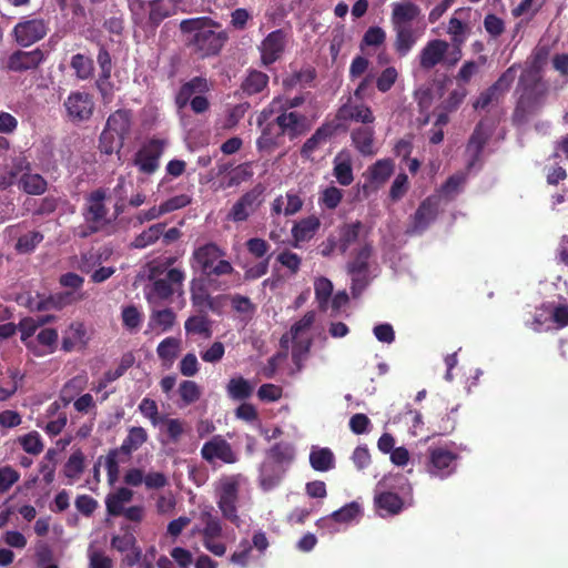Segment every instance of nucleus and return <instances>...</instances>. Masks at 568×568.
<instances>
[{
	"label": "nucleus",
	"mask_w": 568,
	"mask_h": 568,
	"mask_svg": "<svg viewBox=\"0 0 568 568\" xmlns=\"http://www.w3.org/2000/svg\"><path fill=\"white\" fill-rule=\"evenodd\" d=\"M398 78V72L394 67H388L382 71L376 79V88L385 93L392 89Z\"/></svg>",
	"instance_id": "nucleus-61"
},
{
	"label": "nucleus",
	"mask_w": 568,
	"mask_h": 568,
	"mask_svg": "<svg viewBox=\"0 0 568 568\" xmlns=\"http://www.w3.org/2000/svg\"><path fill=\"white\" fill-rule=\"evenodd\" d=\"M211 288L222 290V282L205 276L194 277L190 283L191 303L200 313L205 312V305L211 298Z\"/></svg>",
	"instance_id": "nucleus-10"
},
{
	"label": "nucleus",
	"mask_w": 568,
	"mask_h": 568,
	"mask_svg": "<svg viewBox=\"0 0 568 568\" xmlns=\"http://www.w3.org/2000/svg\"><path fill=\"white\" fill-rule=\"evenodd\" d=\"M173 257H169L159 265L161 273H165L164 278H159L153 283V293L160 298H166L173 293L172 285L178 283V268L172 267Z\"/></svg>",
	"instance_id": "nucleus-25"
},
{
	"label": "nucleus",
	"mask_w": 568,
	"mask_h": 568,
	"mask_svg": "<svg viewBox=\"0 0 568 568\" xmlns=\"http://www.w3.org/2000/svg\"><path fill=\"white\" fill-rule=\"evenodd\" d=\"M484 28L493 38H498L505 31V22L496 14L488 13L484 19Z\"/></svg>",
	"instance_id": "nucleus-64"
},
{
	"label": "nucleus",
	"mask_w": 568,
	"mask_h": 568,
	"mask_svg": "<svg viewBox=\"0 0 568 568\" xmlns=\"http://www.w3.org/2000/svg\"><path fill=\"white\" fill-rule=\"evenodd\" d=\"M449 43L442 39L428 41L419 53V65L423 70H432L440 63L447 51Z\"/></svg>",
	"instance_id": "nucleus-18"
},
{
	"label": "nucleus",
	"mask_w": 568,
	"mask_h": 568,
	"mask_svg": "<svg viewBox=\"0 0 568 568\" xmlns=\"http://www.w3.org/2000/svg\"><path fill=\"white\" fill-rule=\"evenodd\" d=\"M266 122L265 126L262 129V133L256 141V145L258 150H273L274 148L280 145V140L285 136L282 133L281 128L276 123V118L272 121L262 120V123Z\"/></svg>",
	"instance_id": "nucleus-30"
},
{
	"label": "nucleus",
	"mask_w": 568,
	"mask_h": 568,
	"mask_svg": "<svg viewBox=\"0 0 568 568\" xmlns=\"http://www.w3.org/2000/svg\"><path fill=\"white\" fill-rule=\"evenodd\" d=\"M139 409L143 416L151 419L154 426H161L165 428L168 436L172 439L178 437V420L168 419L158 415V406L153 399L144 398L139 405Z\"/></svg>",
	"instance_id": "nucleus-23"
},
{
	"label": "nucleus",
	"mask_w": 568,
	"mask_h": 568,
	"mask_svg": "<svg viewBox=\"0 0 568 568\" xmlns=\"http://www.w3.org/2000/svg\"><path fill=\"white\" fill-rule=\"evenodd\" d=\"M180 31L185 37V43L203 57L219 54L229 39L227 33L221 30V24L210 17L182 20Z\"/></svg>",
	"instance_id": "nucleus-1"
},
{
	"label": "nucleus",
	"mask_w": 568,
	"mask_h": 568,
	"mask_svg": "<svg viewBox=\"0 0 568 568\" xmlns=\"http://www.w3.org/2000/svg\"><path fill=\"white\" fill-rule=\"evenodd\" d=\"M105 196L102 189H98L88 195L83 210V217L88 223L102 226L108 214V207L104 205Z\"/></svg>",
	"instance_id": "nucleus-20"
},
{
	"label": "nucleus",
	"mask_w": 568,
	"mask_h": 568,
	"mask_svg": "<svg viewBox=\"0 0 568 568\" xmlns=\"http://www.w3.org/2000/svg\"><path fill=\"white\" fill-rule=\"evenodd\" d=\"M148 439V434L143 427H132L126 438L123 440L120 450L124 454H131L139 449Z\"/></svg>",
	"instance_id": "nucleus-46"
},
{
	"label": "nucleus",
	"mask_w": 568,
	"mask_h": 568,
	"mask_svg": "<svg viewBox=\"0 0 568 568\" xmlns=\"http://www.w3.org/2000/svg\"><path fill=\"white\" fill-rule=\"evenodd\" d=\"M217 505L223 517L232 524L240 526L241 519L237 515L239 483L235 478L229 477L220 481L217 487Z\"/></svg>",
	"instance_id": "nucleus-5"
},
{
	"label": "nucleus",
	"mask_w": 568,
	"mask_h": 568,
	"mask_svg": "<svg viewBox=\"0 0 568 568\" xmlns=\"http://www.w3.org/2000/svg\"><path fill=\"white\" fill-rule=\"evenodd\" d=\"M165 143L162 140H151L144 144L135 155L134 163L140 171L153 173L159 166V159L164 151Z\"/></svg>",
	"instance_id": "nucleus-13"
},
{
	"label": "nucleus",
	"mask_w": 568,
	"mask_h": 568,
	"mask_svg": "<svg viewBox=\"0 0 568 568\" xmlns=\"http://www.w3.org/2000/svg\"><path fill=\"white\" fill-rule=\"evenodd\" d=\"M63 106L72 123H81L91 119L95 103L90 93L74 91L64 100Z\"/></svg>",
	"instance_id": "nucleus-7"
},
{
	"label": "nucleus",
	"mask_w": 568,
	"mask_h": 568,
	"mask_svg": "<svg viewBox=\"0 0 568 568\" xmlns=\"http://www.w3.org/2000/svg\"><path fill=\"white\" fill-rule=\"evenodd\" d=\"M226 252L215 243L201 245L193 252L194 268L202 272V276L216 278L231 275L234 272L232 264L225 260Z\"/></svg>",
	"instance_id": "nucleus-4"
},
{
	"label": "nucleus",
	"mask_w": 568,
	"mask_h": 568,
	"mask_svg": "<svg viewBox=\"0 0 568 568\" xmlns=\"http://www.w3.org/2000/svg\"><path fill=\"white\" fill-rule=\"evenodd\" d=\"M270 78L266 73L250 69L241 83V90L246 95H253L267 89Z\"/></svg>",
	"instance_id": "nucleus-31"
},
{
	"label": "nucleus",
	"mask_w": 568,
	"mask_h": 568,
	"mask_svg": "<svg viewBox=\"0 0 568 568\" xmlns=\"http://www.w3.org/2000/svg\"><path fill=\"white\" fill-rule=\"evenodd\" d=\"M334 176L337 182L343 186H348L354 181L352 162L349 159L334 162Z\"/></svg>",
	"instance_id": "nucleus-51"
},
{
	"label": "nucleus",
	"mask_w": 568,
	"mask_h": 568,
	"mask_svg": "<svg viewBox=\"0 0 568 568\" xmlns=\"http://www.w3.org/2000/svg\"><path fill=\"white\" fill-rule=\"evenodd\" d=\"M111 251L104 248L102 252L89 251L81 255L79 270L83 273H92L95 267L100 266L104 260L109 257Z\"/></svg>",
	"instance_id": "nucleus-44"
},
{
	"label": "nucleus",
	"mask_w": 568,
	"mask_h": 568,
	"mask_svg": "<svg viewBox=\"0 0 568 568\" xmlns=\"http://www.w3.org/2000/svg\"><path fill=\"white\" fill-rule=\"evenodd\" d=\"M343 199V191L336 186L326 187L320 197V202L328 210H335Z\"/></svg>",
	"instance_id": "nucleus-60"
},
{
	"label": "nucleus",
	"mask_w": 568,
	"mask_h": 568,
	"mask_svg": "<svg viewBox=\"0 0 568 568\" xmlns=\"http://www.w3.org/2000/svg\"><path fill=\"white\" fill-rule=\"evenodd\" d=\"M20 444L24 452L32 455H39L43 450V444L37 432H31L20 439Z\"/></svg>",
	"instance_id": "nucleus-62"
},
{
	"label": "nucleus",
	"mask_w": 568,
	"mask_h": 568,
	"mask_svg": "<svg viewBox=\"0 0 568 568\" xmlns=\"http://www.w3.org/2000/svg\"><path fill=\"white\" fill-rule=\"evenodd\" d=\"M517 75L516 64L509 67L500 77L491 84V88L503 97L511 87Z\"/></svg>",
	"instance_id": "nucleus-56"
},
{
	"label": "nucleus",
	"mask_w": 568,
	"mask_h": 568,
	"mask_svg": "<svg viewBox=\"0 0 568 568\" xmlns=\"http://www.w3.org/2000/svg\"><path fill=\"white\" fill-rule=\"evenodd\" d=\"M165 230V224L159 223L150 226L148 230L143 231L139 234L132 245L135 248H144L151 244H153L160 236L163 234Z\"/></svg>",
	"instance_id": "nucleus-48"
},
{
	"label": "nucleus",
	"mask_w": 568,
	"mask_h": 568,
	"mask_svg": "<svg viewBox=\"0 0 568 568\" xmlns=\"http://www.w3.org/2000/svg\"><path fill=\"white\" fill-rule=\"evenodd\" d=\"M202 395L201 387L193 381H183L180 383V400L185 405L193 404Z\"/></svg>",
	"instance_id": "nucleus-53"
},
{
	"label": "nucleus",
	"mask_w": 568,
	"mask_h": 568,
	"mask_svg": "<svg viewBox=\"0 0 568 568\" xmlns=\"http://www.w3.org/2000/svg\"><path fill=\"white\" fill-rule=\"evenodd\" d=\"M374 506L381 517H392L402 513L405 503L395 493L382 491L375 494Z\"/></svg>",
	"instance_id": "nucleus-24"
},
{
	"label": "nucleus",
	"mask_w": 568,
	"mask_h": 568,
	"mask_svg": "<svg viewBox=\"0 0 568 568\" xmlns=\"http://www.w3.org/2000/svg\"><path fill=\"white\" fill-rule=\"evenodd\" d=\"M158 355L162 361V366L166 369L171 368L178 356V338L168 337L158 346Z\"/></svg>",
	"instance_id": "nucleus-43"
},
{
	"label": "nucleus",
	"mask_w": 568,
	"mask_h": 568,
	"mask_svg": "<svg viewBox=\"0 0 568 568\" xmlns=\"http://www.w3.org/2000/svg\"><path fill=\"white\" fill-rule=\"evenodd\" d=\"M315 298L322 311L327 310L328 301L333 293V284L326 277H318L314 283Z\"/></svg>",
	"instance_id": "nucleus-50"
},
{
	"label": "nucleus",
	"mask_w": 568,
	"mask_h": 568,
	"mask_svg": "<svg viewBox=\"0 0 568 568\" xmlns=\"http://www.w3.org/2000/svg\"><path fill=\"white\" fill-rule=\"evenodd\" d=\"M84 469V456L80 450L74 452L64 465V475L68 478L77 479Z\"/></svg>",
	"instance_id": "nucleus-54"
},
{
	"label": "nucleus",
	"mask_w": 568,
	"mask_h": 568,
	"mask_svg": "<svg viewBox=\"0 0 568 568\" xmlns=\"http://www.w3.org/2000/svg\"><path fill=\"white\" fill-rule=\"evenodd\" d=\"M390 21L393 26H413L412 22L420 16V8L410 1L392 4Z\"/></svg>",
	"instance_id": "nucleus-28"
},
{
	"label": "nucleus",
	"mask_w": 568,
	"mask_h": 568,
	"mask_svg": "<svg viewBox=\"0 0 568 568\" xmlns=\"http://www.w3.org/2000/svg\"><path fill=\"white\" fill-rule=\"evenodd\" d=\"M131 114L128 110H116L113 112L106 121V128L104 130L110 131L122 141L130 131Z\"/></svg>",
	"instance_id": "nucleus-32"
},
{
	"label": "nucleus",
	"mask_w": 568,
	"mask_h": 568,
	"mask_svg": "<svg viewBox=\"0 0 568 568\" xmlns=\"http://www.w3.org/2000/svg\"><path fill=\"white\" fill-rule=\"evenodd\" d=\"M520 94L514 109L511 121L515 125L526 124L545 104L548 88L537 72H530L519 79Z\"/></svg>",
	"instance_id": "nucleus-2"
},
{
	"label": "nucleus",
	"mask_w": 568,
	"mask_h": 568,
	"mask_svg": "<svg viewBox=\"0 0 568 568\" xmlns=\"http://www.w3.org/2000/svg\"><path fill=\"white\" fill-rule=\"evenodd\" d=\"M185 329V341L186 344L197 343L201 341H207L212 337V321L209 318L207 314L200 313L190 316L184 322Z\"/></svg>",
	"instance_id": "nucleus-12"
},
{
	"label": "nucleus",
	"mask_w": 568,
	"mask_h": 568,
	"mask_svg": "<svg viewBox=\"0 0 568 568\" xmlns=\"http://www.w3.org/2000/svg\"><path fill=\"white\" fill-rule=\"evenodd\" d=\"M71 303V293H58L51 295L44 300H41L38 305V311H49V310H61L68 304Z\"/></svg>",
	"instance_id": "nucleus-52"
},
{
	"label": "nucleus",
	"mask_w": 568,
	"mask_h": 568,
	"mask_svg": "<svg viewBox=\"0 0 568 568\" xmlns=\"http://www.w3.org/2000/svg\"><path fill=\"white\" fill-rule=\"evenodd\" d=\"M287 40L288 33L284 29L270 32L258 47L262 65L268 67L280 60L285 52Z\"/></svg>",
	"instance_id": "nucleus-8"
},
{
	"label": "nucleus",
	"mask_w": 568,
	"mask_h": 568,
	"mask_svg": "<svg viewBox=\"0 0 568 568\" xmlns=\"http://www.w3.org/2000/svg\"><path fill=\"white\" fill-rule=\"evenodd\" d=\"M458 455L443 447L428 448L426 471L440 479L447 478L456 470Z\"/></svg>",
	"instance_id": "nucleus-6"
},
{
	"label": "nucleus",
	"mask_w": 568,
	"mask_h": 568,
	"mask_svg": "<svg viewBox=\"0 0 568 568\" xmlns=\"http://www.w3.org/2000/svg\"><path fill=\"white\" fill-rule=\"evenodd\" d=\"M43 240L42 233L38 231H31L18 239V242L16 244V248L20 253H30L32 252L38 244H40Z\"/></svg>",
	"instance_id": "nucleus-57"
},
{
	"label": "nucleus",
	"mask_w": 568,
	"mask_h": 568,
	"mask_svg": "<svg viewBox=\"0 0 568 568\" xmlns=\"http://www.w3.org/2000/svg\"><path fill=\"white\" fill-rule=\"evenodd\" d=\"M261 191L253 189L244 193L232 206L227 219L233 222H244L260 205Z\"/></svg>",
	"instance_id": "nucleus-19"
},
{
	"label": "nucleus",
	"mask_w": 568,
	"mask_h": 568,
	"mask_svg": "<svg viewBox=\"0 0 568 568\" xmlns=\"http://www.w3.org/2000/svg\"><path fill=\"white\" fill-rule=\"evenodd\" d=\"M123 145V141L110 133V131L103 130L100 135L99 149L104 154H112L113 152H119Z\"/></svg>",
	"instance_id": "nucleus-58"
},
{
	"label": "nucleus",
	"mask_w": 568,
	"mask_h": 568,
	"mask_svg": "<svg viewBox=\"0 0 568 568\" xmlns=\"http://www.w3.org/2000/svg\"><path fill=\"white\" fill-rule=\"evenodd\" d=\"M489 138L490 132L484 128L481 122H479L475 126L466 146V152L470 155V159L467 163L468 170L473 169L480 161L483 151Z\"/></svg>",
	"instance_id": "nucleus-22"
},
{
	"label": "nucleus",
	"mask_w": 568,
	"mask_h": 568,
	"mask_svg": "<svg viewBox=\"0 0 568 568\" xmlns=\"http://www.w3.org/2000/svg\"><path fill=\"white\" fill-rule=\"evenodd\" d=\"M230 305L240 321L245 324L253 318L256 312V305L251 298L241 294L230 295Z\"/></svg>",
	"instance_id": "nucleus-37"
},
{
	"label": "nucleus",
	"mask_w": 568,
	"mask_h": 568,
	"mask_svg": "<svg viewBox=\"0 0 568 568\" xmlns=\"http://www.w3.org/2000/svg\"><path fill=\"white\" fill-rule=\"evenodd\" d=\"M310 464L314 470L325 473L335 467V457L329 448H313L310 453Z\"/></svg>",
	"instance_id": "nucleus-39"
},
{
	"label": "nucleus",
	"mask_w": 568,
	"mask_h": 568,
	"mask_svg": "<svg viewBox=\"0 0 568 568\" xmlns=\"http://www.w3.org/2000/svg\"><path fill=\"white\" fill-rule=\"evenodd\" d=\"M316 78V71L313 67H306L298 71H294L283 79L285 90H292L296 87H306Z\"/></svg>",
	"instance_id": "nucleus-42"
},
{
	"label": "nucleus",
	"mask_w": 568,
	"mask_h": 568,
	"mask_svg": "<svg viewBox=\"0 0 568 568\" xmlns=\"http://www.w3.org/2000/svg\"><path fill=\"white\" fill-rule=\"evenodd\" d=\"M374 138L375 130L369 124L358 126L351 132L352 143L363 156H372L376 153Z\"/></svg>",
	"instance_id": "nucleus-27"
},
{
	"label": "nucleus",
	"mask_w": 568,
	"mask_h": 568,
	"mask_svg": "<svg viewBox=\"0 0 568 568\" xmlns=\"http://www.w3.org/2000/svg\"><path fill=\"white\" fill-rule=\"evenodd\" d=\"M210 85L204 77H194L180 87V109L184 108L192 97L207 93Z\"/></svg>",
	"instance_id": "nucleus-35"
},
{
	"label": "nucleus",
	"mask_w": 568,
	"mask_h": 568,
	"mask_svg": "<svg viewBox=\"0 0 568 568\" xmlns=\"http://www.w3.org/2000/svg\"><path fill=\"white\" fill-rule=\"evenodd\" d=\"M320 225L321 222L316 216H308L297 222L292 229V235L296 242L294 246L297 247L298 242L311 240L320 229Z\"/></svg>",
	"instance_id": "nucleus-38"
},
{
	"label": "nucleus",
	"mask_w": 568,
	"mask_h": 568,
	"mask_svg": "<svg viewBox=\"0 0 568 568\" xmlns=\"http://www.w3.org/2000/svg\"><path fill=\"white\" fill-rule=\"evenodd\" d=\"M336 120L344 122L354 121L368 125L375 121V116L369 106L364 103H355L352 101V98H348L347 102L338 108Z\"/></svg>",
	"instance_id": "nucleus-16"
},
{
	"label": "nucleus",
	"mask_w": 568,
	"mask_h": 568,
	"mask_svg": "<svg viewBox=\"0 0 568 568\" xmlns=\"http://www.w3.org/2000/svg\"><path fill=\"white\" fill-rule=\"evenodd\" d=\"M24 173L18 179V186L21 191L29 195H41L47 191L48 182L42 175L31 171Z\"/></svg>",
	"instance_id": "nucleus-36"
},
{
	"label": "nucleus",
	"mask_w": 568,
	"mask_h": 568,
	"mask_svg": "<svg viewBox=\"0 0 568 568\" xmlns=\"http://www.w3.org/2000/svg\"><path fill=\"white\" fill-rule=\"evenodd\" d=\"M268 455L275 463H288L294 458V448L288 443H275L271 447Z\"/></svg>",
	"instance_id": "nucleus-55"
},
{
	"label": "nucleus",
	"mask_w": 568,
	"mask_h": 568,
	"mask_svg": "<svg viewBox=\"0 0 568 568\" xmlns=\"http://www.w3.org/2000/svg\"><path fill=\"white\" fill-rule=\"evenodd\" d=\"M439 207V199L437 196H428L420 202L413 216L412 232L423 233L437 217Z\"/></svg>",
	"instance_id": "nucleus-15"
},
{
	"label": "nucleus",
	"mask_w": 568,
	"mask_h": 568,
	"mask_svg": "<svg viewBox=\"0 0 568 568\" xmlns=\"http://www.w3.org/2000/svg\"><path fill=\"white\" fill-rule=\"evenodd\" d=\"M304 102V95H296L294 98H275L270 105L260 113L257 124L262 125V120L266 121L270 119L274 113V110L293 111V109L301 106Z\"/></svg>",
	"instance_id": "nucleus-33"
},
{
	"label": "nucleus",
	"mask_w": 568,
	"mask_h": 568,
	"mask_svg": "<svg viewBox=\"0 0 568 568\" xmlns=\"http://www.w3.org/2000/svg\"><path fill=\"white\" fill-rule=\"evenodd\" d=\"M75 75L80 80L91 79L94 72L93 60L84 54H74L70 62Z\"/></svg>",
	"instance_id": "nucleus-45"
},
{
	"label": "nucleus",
	"mask_w": 568,
	"mask_h": 568,
	"mask_svg": "<svg viewBox=\"0 0 568 568\" xmlns=\"http://www.w3.org/2000/svg\"><path fill=\"white\" fill-rule=\"evenodd\" d=\"M479 72V63L469 60L465 61L463 65L460 67L458 73L456 74V81L459 84H467L470 82L474 75H476Z\"/></svg>",
	"instance_id": "nucleus-63"
},
{
	"label": "nucleus",
	"mask_w": 568,
	"mask_h": 568,
	"mask_svg": "<svg viewBox=\"0 0 568 568\" xmlns=\"http://www.w3.org/2000/svg\"><path fill=\"white\" fill-rule=\"evenodd\" d=\"M466 95L467 90L465 88L459 87L448 94V97L439 105V109L446 112H454L462 105Z\"/></svg>",
	"instance_id": "nucleus-59"
},
{
	"label": "nucleus",
	"mask_w": 568,
	"mask_h": 568,
	"mask_svg": "<svg viewBox=\"0 0 568 568\" xmlns=\"http://www.w3.org/2000/svg\"><path fill=\"white\" fill-rule=\"evenodd\" d=\"M374 256V246L369 241L354 248L345 264L347 275L351 277V293L354 298L362 295L371 283V260Z\"/></svg>",
	"instance_id": "nucleus-3"
},
{
	"label": "nucleus",
	"mask_w": 568,
	"mask_h": 568,
	"mask_svg": "<svg viewBox=\"0 0 568 568\" xmlns=\"http://www.w3.org/2000/svg\"><path fill=\"white\" fill-rule=\"evenodd\" d=\"M43 60L44 53L40 49L17 50L8 58L7 68L13 72H24L38 68Z\"/></svg>",
	"instance_id": "nucleus-17"
},
{
	"label": "nucleus",
	"mask_w": 568,
	"mask_h": 568,
	"mask_svg": "<svg viewBox=\"0 0 568 568\" xmlns=\"http://www.w3.org/2000/svg\"><path fill=\"white\" fill-rule=\"evenodd\" d=\"M276 123L291 141L305 134L310 130L308 119L305 114L296 111L274 110Z\"/></svg>",
	"instance_id": "nucleus-9"
},
{
	"label": "nucleus",
	"mask_w": 568,
	"mask_h": 568,
	"mask_svg": "<svg viewBox=\"0 0 568 568\" xmlns=\"http://www.w3.org/2000/svg\"><path fill=\"white\" fill-rule=\"evenodd\" d=\"M133 498V491L128 488H119L115 493L108 495L105 506L108 514L111 516H120L123 513L124 505Z\"/></svg>",
	"instance_id": "nucleus-40"
},
{
	"label": "nucleus",
	"mask_w": 568,
	"mask_h": 568,
	"mask_svg": "<svg viewBox=\"0 0 568 568\" xmlns=\"http://www.w3.org/2000/svg\"><path fill=\"white\" fill-rule=\"evenodd\" d=\"M201 455L203 459L209 463L221 460L225 464H233L237 460L231 444L221 435H215L209 442L204 443L201 448Z\"/></svg>",
	"instance_id": "nucleus-11"
},
{
	"label": "nucleus",
	"mask_w": 568,
	"mask_h": 568,
	"mask_svg": "<svg viewBox=\"0 0 568 568\" xmlns=\"http://www.w3.org/2000/svg\"><path fill=\"white\" fill-rule=\"evenodd\" d=\"M369 171L373 182L385 183L394 172V162L390 159L378 160L371 166Z\"/></svg>",
	"instance_id": "nucleus-49"
},
{
	"label": "nucleus",
	"mask_w": 568,
	"mask_h": 568,
	"mask_svg": "<svg viewBox=\"0 0 568 568\" xmlns=\"http://www.w3.org/2000/svg\"><path fill=\"white\" fill-rule=\"evenodd\" d=\"M38 328L39 327L34 317H24L18 324V329L21 333L22 343L39 356L41 353L37 351L36 344L30 339Z\"/></svg>",
	"instance_id": "nucleus-47"
},
{
	"label": "nucleus",
	"mask_w": 568,
	"mask_h": 568,
	"mask_svg": "<svg viewBox=\"0 0 568 568\" xmlns=\"http://www.w3.org/2000/svg\"><path fill=\"white\" fill-rule=\"evenodd\" d=\"M47 32L48 27L42 19L19 22L13 29L16 41L22 47H28L41 40Z\"/></svg>",
	"instance_id": "nucleus-14"
},
{
	"label": "nucleus",
	"mask_w": 568,
	"mask_h": 568,
	"mask_svg": "<svg viewBox=\"0 0 568 568\" xmlns=\"http://www.w3.org/2000/svg\"><path fill=\"white\" fill-rule=\"evenodd\" d=\"M336 130L337 125L334 123H323L315 130L312 136L304 142L300 151L301 156L306 160L311 159L320 144L331 139L335 134Z\"/></svg>",
	"instance_id": "nucleus-26"
},
{
	"label": "nucleus",
	"mask_w": 568,
	"mask_h": 568,
	"mask_svg": "<svg viewBox=\"0 0 568 568\" xmlns=\"http://www.w3.org/2000/svg\"><path fill=\"white\" fill-rule=\"evenodd\" d=\"M361 514V506L356 501H352L342 508L333 511L329 516L322 517L316 521L320 528L325 527L329 521L347 524Z\"/></svg>",
	"instance_id": "nucleus-34"
},
{
	"label": "nucleus",
	"mask_w": 568,
	"mask_h": 568,
	"mask_svg": "<svg viewBox=\"0 0 568 568\" xmlns=\"http://www.w3.org/2000/svg\"><path fill=\"white\" fill-rule=\"evenodd\" d=\"M395 31L394 48L399 57H405L422 37L424 29L413 26H393Z\"/></svg>",
	"instance_id": "nucleus-21"
},
{
	"label": "nucleus",
	"mask_w": 568,
	"mask_h": 568,
	"mask_svg": "<svg viewBox=\"0 0 568 568\" xmlns=\"http://www.w3.org/2000/svg\"><path fill=\"white\" fill-rule=\"evenodd\" d=\"M253 390V385L242 376L231 378L226 385L227 396L233 400H246Z\"/></svg>",
	"instance_id": "nucleus-41"
},
{
	"label": "nucleus",
	"mask_w": 568,
	"mask_h": 568,
	"mask_svg": "<svg viewBox=\"0 0 568 568\" xmlns=\"http://www.w3.org/2000/svg\"><path fill=\"white\" fill-rule=\"evenodd\" d=\"M364 225L361 221L343 223L338 226L337 241L339 244V253L345 254L349 247L355 244L361 235Z\"/></svg>",
	"instance_id": "nucleus-29"
}]
</instances>
